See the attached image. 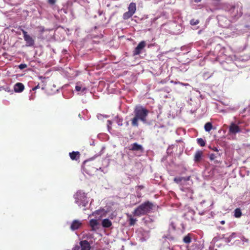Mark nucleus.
<instances>
[{"mask_svg":"<svg viewBox=\"0 0 250 250\" xmlns=\"http://www.w3.org/2000/svg\"><path fill=\"white\" fill-rule=\"evenodd\" d=\"M69 155L72 160L77 161L80 159L81 154L79 151H73L70 152Z\"/></svg>","mask_w":250,"mask_h":250,"instance_id":"nucleus-10","label":"nucleus"},{"mask_svg":"<svg viewBox=\"0 0 250 250\" xmlns=\"http://www.w3.org/2000/svg\"><path fill=\"white\" fill-rule=\"evenodd\" d=\"M153 205L149 202H146L139 206L133 212L135 216H141L149 212L152 209Z\"/></svg>","mask_w":250,"mask_h":250,"instance_id":"nucleus-2","label":"nucleus"},{"mask_svg":"<svg viewBox=\"0 0 250 250\" xmlns=\"http://www.w3.org/2000/svg\"><path fill=\"white\" fill-rule=\"evenodd\" d=\"M242 215V212L239 208H236L234 210V216L236 218H239Z\"/></svg>","mask_w":250,"mask_h":250,"instance_id":"nucleus-19","label":"nucleus"},{"mask_svg":"<svg viewBox=\"0 0 250 250\" xmlns=\"http://www.w3.org/2000/svg\"><path fill=\"white\" fill-rule=\"evenodd\" d=\"M203 155V152L202 151H197L196 152L194 155V161L195 162H199L201 160Z\"/></svg>","mask_w":250,"mask_h":250,"instance_id":"nucleus-14","label":"nucleus"},{"mask_svg":"<svg viewBox=\"0 0 250 250\" xmlns=\"http://www.w3.org/2000/svg\"><path fill=\"white\" fill-rule=\"evenodd\" d=\"M39 88V85H38L37 86H35V87H33V88H32V90L34 91V90H36V89H37V88Z\"/></svg>","mask_w":250,"mask_h":250,"instance_id":"nucleus-28","label":"nucleus"},{"mask_svg":"<svg viewBox=\"0 0 250 250\" xmlns=\"http://www.w3.org/2000/svg\"><path fill=\"white\" fill-rule=\"evenodd\" d=\"M14 89L16 92H21L24 90V86L21 83H17L15 84Z\"/></svg>","mask_w":250,"mask_h":250,"instance_id":"nucleus-9","label":"nucleus"},{"mask_svg":"<svg viewBox=\"0 0 250 250\" xmlns=\"http://www.w3.org/2000/svg\"><path fill=\"white\" fill-rule=\"evenodd\" d=\"M210 159H213V157H210Z\"/></svg>","mask_w":250,"mask_h":250,"instance_id":"nucleus-34","label":"nucleus"},{"mask_svg":"<svg viewBox=\"0 0 250 250\" xmlns=\"http://www.w3.org/2000/svg\"><path fill=\"white\" fill-rule=\"evenodd\" d=\"M221 223L222 224V225H224L225 224V221H221Z\"/></svg>","mask_w":250,"mask_h":250,"instance_id":"nucleus-30","label":"nucleus"},{"mask_svg":"<svg viewBox=\"0 0 250 250\" xmlns=\"http://www.w3.org/2000/svg\"><path fill=\"white\" fill-rule=\"evenodd\" d=\"M183 241L186 243H189L191 242V238L189 235H187L184 237Z\"/></svg>","mask_w":250,"mask_h":250,"instance_id":"nucleus-21","label":"nucleus"},{"mask_svg":"<svg viewBox=\"0 0 250 250\" xmlns=\"http://www.w3.org/2000/svg\"><path fill=\"white\" fill-rule=\"evenodd\" d=\"M57 0H47V2L51 5H54L56 2Z\"/></svg>","mask_w":250,"mask_h":250,"instance_id":"nucleus-26","label":"nucleus"},{"mask_svg":"<svg viewBox=\"0 0 250 250\" xmlns=\"http://www.w3.org/2000/svg\"><path fill=\"white\" fill-rule=\"evenodd\" d=\"M210 159H213V157H210Z\"/></svg>","mask_w":250,"mask_h":250,"instance_id":"nucleus-33","label":"nucleus"},{"mask_svg":"<svg viewBox=\"0 0 250 250\" xmlns=\"http://www.w3.org/2000/svg\"><path fill=\"white\" fill-rule=\"evenodd\" d=\"M88 166H84V168H85V170L86 171H88Z\"/></svg>","mask_w":250,"mask_h":250,"instance_id":"nucleus-29","label":"nucleus"},{"mask_svg":"<svg viewBox=\"0 0 250 250\" xmlns=\"http://www.w3.org/2000/svg\"><path fill=\"white\" fill-rule=\"evenodd\" d=\"M27 67V64H25V63H21L19 65V68L20 69H23L24 68H25Z\"/></svg>","mask_w":250,"mask_h":250,"instance_id":"nucleus-25","label":"nucleus"},{"mask_svg":"<svg viewBox=\"0 0 250 250\" xmlns=\"http://www.w3.org/2000/svg\"><path fill=\"white\" fill-rule=\"evenodd\" d=\"M199 20L193 19L190 21V24L192 25H195L199 23Z\"/></svg>","mask_w":250,"mask_h":250,"instance_id":"nucleus-23","label":"nucleus"},{"mask_svg":"<svg viewBox=\"0 0 250 250\" xmlns=\"http://www.w3.org/2000/svg\"><path fill=\"white\" fill-rule=\"evenodd\" d=\"M212 127V126L211 124L209 122H208L205 124L204 127L206 131L209 132L211 130Z\"/></svg>","mask_w":250,"mask_h":250,"instance_id":"nucleus-18","label":"nucleus"},{"mask_svg":"<svg viewBox=\"0 0 250 250\" xmlns=\"http://www.w3.org/2000/svg\"><path fill=\"white\" fill-rule=\"evenodd\" d=\"M134 117L131 120V125L134 127L138 126V121L140 120L144 123H146V118L148 111L142 107H136L134 110Z\"/></svg>","mask_w":250,"mask_h":250,"instance_id":"nucleus-1","label":"nucleus"},{"mask_svg":"<svg viewBox=\"0 0 250 250\" xmlns=\"http://www.w3.org/2000/svg\"><path fill=\"white\" fill-rule=\"evenodd\" d=\"M74 198L75 200V203L80 208L85 207L88 203L86 193L82 190L78 191L74 195Z\"/></svg>","mask_w":250,"mask_h":250,"instance_id":"nucleus-3","label":"nucleus"},{"mask_svg":"<svg viewBox=\"0 0 250 250\" xmlns=\"http://www.w3.org/2000/svg\"><path fill=\"white\" fill-rule=\"evenodd\" d=\"M116 122L119 125L121 126L123 125V119L117 118Z\"/></svg>","mask_w":250,"mask_h":250,"instance_id":"nucleus-24","label":"nucleus"},{"mask_svg":"<svg viewBox=\"0 0 250 250\" xmlns=\"http://www.w3.org/2000/svg\"><path fill=\"white\" fill-rule=\"evenodd\" d=\"M229 131L230 133L236 134V133L240 132L241 131V129L237 125L234 123H232L229 126Z\"/></svg>","mask_w":250,"mask_h":250,"instance_id":"nucleus-8","label":"nucleus"},{"mask_svg":"<svg viewBox=\"0 0 250 250\" xmlns=\"http://www.w3.org/2000/svg\"><path fill=\"white\" fill-rule=\"evenodd\" d=\"M59 11H60V12L63 11L64 13H65V14L67 13L66 9H64V8L61 9Z\"/></svg>","mask_w":250,"mask_h":250,"instance_id":"nucleus-27","label":"nucleus"},{"mask_svg":"<svg viewBox=\"0 0 250 250\" xmlns=\"http://www.w3.org/2000/svg\"><path fill=\"white\" fill-rule=\"evenodd\" d=\"M138 196L139 197H141V196L140 195H138Z\"/></svg>","mask_w":250,"mask_h":250,"instance_id":"nucleus-32","label":"nucleus"},{"mask_svg":"<svg viewBox=\"0 0 250 250\" xmlns=\"http://www.w3.org/2000/svg\"><path fill=\"white\" fill-rule=\"evenodd\" d=\"M127 217L129 219V225L131 226L134 225V224H135V222L136 221V219L132 218V215L130 214H127Z\"/></svg>","mask_w":250,"mask_h":250,"instance_id":"nucleus-17","label":"nucleus"},{"mask_svg":"<svg viewBox=\"0 0 250 250\" xmlns=\"http://www.w3.org/2000/svg\"><path fill=\"white\" fill-rule=\"evenodd\" d=\"M23 35V38L26 42V45L27 46H32L35 44L34 40L29 35L27 32L23 29H21Z\"/></svg>","mask_w":250,"mask_h":250,"instance_id":"nucleus-4","label":"nucleus"},{"mask_svg":"<svg viewBox=\"0 0 250 250\" xmlns=\"http://www.w3.org/2000/svg\"><path fill=\"white\" fill-rule=\"evenodd\" d=\"M89 243L86 240L81 241L80 242V246L75 247L72 250H90Z\"/></svg>","mask_w":250,"mask_h":250,"instance_id":"nucleus-5","label":"nucleus"},{"mask_svg":"<svg viewBox=\"0 0 250 250\" xmlns=\"http://www.w3.org/2000/svg\"><path fill=\"white\" fill-rule=\"evenodd\" d=\"M82 225V222L78 220H74L71 223L70 229L75 230L79 229Z\"/></svg>","mask_w":250,"mask_h":250,"instance_id":"nucleus-7","label":"nucleus"},{"mask_svg":"<svg viewBox=\"0 0 250 250\" xmlns=\"http://www.w3.org/2000/svg\"><path fill=\"white\" fill-rule=\"evenodd\" d=\"M102 225L104 228H109L112 225V223L109 219H104L102 221Z\"/></svg>","mask_w":250,"mask_h":250,"instance_id":"nucleus-15","label":"nucleus"},{"mask_svg":"<svg viewBox=\"0 0 250 250\" xmlns=\"http://www.w3.org/2000/svg\"><path fill=\"white\" fill-rule=\"evenodd\" d=\"M133 14L130 12L129 11H127L125 12L123 16V18L124 20H127L131 18L133 16Z\"/></svg>","mask_w":250,"mask_h":250,"instance_id":"nucleus-16","label":"nucleus"},{"mask_svg":"<svg viewBox=\"0 0 250 250\" xmlns=\"http://www.w3.org/2000/svg\"><path fill=\"white\" fill-rule=\"evenodd\" d=\"M98 225V221L96 219H91L89 221V226L91 228V230L94 231L97 229V226Z\"/></svg>","mask_w":250,"mask_h":250,"instance_id":"nucleus-12","label":"nucleus"},{"mask_svg":"<svg viewBox=\"0 0 250 250\" xmlns=\"http://www.w3.org/2000/svg\"><path fill=\"white\" fill-rule=\"evenodd\" d=\"M75 89L77 91H80L82 90V91L83 92L86 90V88L85 87H83V88H82L81 86L77 85L75 87Z\"/></svg>","mask_w":250,"mask_h":250,"instance_id":"nucleus-22","label":"nucleus"},{"mask_svg":"<svg viewBox=\"0 0 250 250\" xmlns=\"http://www.w3.org/2000/svg\"><path fill=\"white\" fill-rule=\"evenodd\" d=\"M128 11L134 14L136 10V3L134 2H131L128 7Z\"/></svg>","mask_w":250,"mask_h":250,"instance_id":"nucleus-13","label":"nucleus"},{"mask_svg":"<svg viewBox=\"0 0 250 250\" xmlns=\"http://www.w3.org/2000/svg\"><path fill=\"white\" fill-rule=\"evenodd\" d=\"M139 188H143V186H139Z\"/></svg>","mask_w":250,"mask_h":250,"instance_id":"nucleus-31","label":"nucleus"},{"mask_svg":"<svg viewBox=\"0 0 250 250\" xmlns=\"http://www.w3.org/2000/svg\"><path fill=\"white\" fill-rule=\"evenodd\" d=\"M197 143L201 146H203L205 145V141L202 138H199L197 139Z\"/></svg>","mask_w":250,"mask_h":250,"instance_id":"nucleus-20","label":"nucleus"},{"mask_svg":"<svg viewBox=\"0 0 250 250\" xmlns=\"http://www.w3.org/2000/svg\"><path fill=\"white\" fill-rule=\"evenodd\" d=\"M146 46V42L144 41L141 42L138 45L135 47L133 52L134 56L139 55L142 52V50Z\"/></svg>","mask_w":250,"mask_h":250,"instance_id":"nucleus-6","label":"nucleus"},{"mask_svg":"<svg viewBox=\"0 0 250 250\" xmlns=\"http://www.w3.org/2000/svg\"><path fill=\"white\" fill-rule=\"evenodd\" d=\"M129 150L132 151H142L143 147L141 145L135 143L131 145V147L129 148Z\"/></svg>","mask_w":250,"mask_h":250,"instance_id":"nucleus-11","label":"nucleus"}]
</instances>
